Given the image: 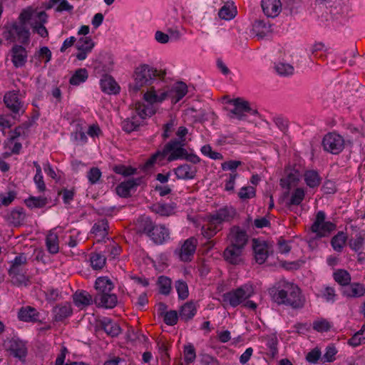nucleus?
Listing matches in <instances>:
<instances>
[{"label": "nucleus", "instance_id": "nucleus-1", "mask_svg": "<svg viewBox=\"0 0 365 365\" xmlns=\"http://www.w3.org/2000/svg\"><path fill=\"white\" fill-rule=\"evenodd\" d=\"M272 299L279 305L284 304L292 309H301L305 299L298 286L288 282H280L269 290Z\"/></svg>", "mask_w": 365, "mask_h": 365}, {"label": "nucleus", "instance_id": "nucleus-2", "mask_svg": "<svg viewBox=\"0 0 365 365\" xmlns=\"http://www.w3.org/2000/svg\"><path fill=\"white\" fill-rule=\"evenodd\" d=\"M184 140L173 139L166 143L162 151H157L146 161L145 167L150 168L157 162H161L167 157L169 162L182 159L187 154Z\"/></svg>", "mask_w": 365, "mask_h": 365}, {"label": "nucleus", "instance_id": "nucleus-3", "mask_svg": "<svg viewBox=\"0 0 365 365\" xmlns=\"http://www.w3.org/2000/svg\"><path fill=\"white\" fill-rule=\"evenodd\" d=\"M165 75V72L158 71L148 64H141L135 69L134 82L129 85V90L138 92L142 87L149 86L158 78H163Z\"/></svg>", "mask_w": 365, "mask_h": 365}, {"label": "nucleus", "instance_id": "nucleus-4", "mask_svg": "<svg viewBox=\"0 0 365 365\" xmlns=\"http://www.w3.org/2000/svg\"><path fill=\"white\" fill-rule=\"evenodd\" d=\"M27 21H23L19 16V21L6 24L4 27L3 37L8 41H18L26 44L29 41L30 31L26 26Z\"/></svg>", "mask_w": 365, "mask_h": 365}, {"label": "nucleus", "instance_id": "nucleus-5", "mask_svg": "<svg viewBox=\"0 0 365 365\" xmlns=\"http://www.w3.org/2000/svg\"><path fill=\"white\" fill-rule=\"evenodd\" d=\"M254 294L253 287L245 284L240 287L225 293L222 297V302L228 304L232 307H236L246 299L251 297Z\"/></svg>", "mask_w": 365, "mask_h": 365}, {"label": "nucleus", "instance_id": "nucleus-6", "mask_svg": "<svg viewBox=\"0 0 365 365\" xmlns=\"http://www.w3.org/2000/svg\"><path fill=\"white\" fill-rule=\"evenodd\" d=\"M229 103L233 105L234 108L230 110L228 113L230 118H237L238 120H244L246 117L245 113L251 115L257 114V110L252 109L250 106V103L247 101H244L240 98L228 100Z\"/></svg>", "mask_w": 365, "mask_h": 365}, {"label": "nucleus", "instance_id": "nucleus-7", "mask_svg": "<svg viewBox=\"0 0 365 365\" xmlns=\"http://www.w3.org/2000/svg\"><path fill=\"white\" fill-rule=\"evenodd\" d=\"M4 347L15 358L24 361L28 353L26 342L17 336L7 338L4 341Z\"/></svg>", "mask_w": 365, "mask_h": 365}, {"label": "nucleus", "instance_id": "nucleus-8", "mask_svg": "<svg viewBox=\"0 0 365 365\" xmlns=\"http://www.w3.org/2000/svg\"><path fill=\"white\" fill-rule=\"evenodd\" d=\"M326 215L324 211H319L316 215L314 222L311 226L312 232L319 237H326L336 229V225L329 221H325Z\"/></svg>", "mask_w": 365, "mask_h": 365}, {"label": "nucleus", "instance_id": "nucleus-9", "mask_svg": "<svg viewBox=\"0 0 365 365\" xmlns=\"http://www.w3.org/2000/svg\"><path fill=\"white\" fill-rule=\"evenodd\" d=\"M322 146L325 151L337 155L344 148V139L336 133H329L323 138Z\"/></svg>", "mask_w": 365, "mask_h": 365}, {"label": "nucleus", "instance_id": "nucleus-10", "mask_svg": "<svg viewBox=\"0 0 365 365\" xmlns=\"http://www.w3.org/2000/svg\"><path fill=\"white\" fill-rule=\"evenodd\" d=\"M252 248L256 262L259 264H263L272 252V245L259 238L252 240Z\"/></svg>", "mask_w": 365, "mask_h": 365}, {"label": "nucleus", "instance_id": "nucleus-11", "mask_svg": "<svg viewBox=\"0 0 365 365\" xmlns=\"http://www.w3.org/2000/svg\"><path fill=\"white\" fill-rule=\"evenodd\" d=\"M4 102L6 108L11 112L12 117L20 115L24 113V103L20 99L18 92L9 91L4 96Z\"/></svg>", "mask_w": 365, "mask_h": 365}, {"label": "nucleus", "instance_id": "nucleus-12", "mask_svg": "<svg viewBox=\"0 0 365 365\" xmlns=\"http://www.w3.org/2000/svg\"><path fill=\"white\" fill-rule=\"evenodd\" d=\"M197 246V240L194 237H189L182 242L179 250L175 251V254L182 262H190L195 253Z\"/></svg>", "mask_w": 365, "mask_h": 365}, {"label": "nucleus", "instance_id": "nucleus-13", "mask_svg": "<svg viewBox=\"0 0 365 365\" xmlns=\"http://www.w3.org/2000/svg\"><path fill=\"white\" fill-rule=\"evenodd\" d=\"M20 19L23 21H33V23L46 24L48 21L47 14L38 8L29 6L24 9L20 14Z\"/></svg>", "mask_w": 365, "mask_h": 365}, {"label": "nucleus", "instance_id": "nucleus-14", "mask_svg": "<svg viewBox=\"0 0 365 365\" xmlns=\"http://www.w3.org/2000/svg\"><path fill=\"white\" fill-rule=\"evenodd\" d=\"M228 238L230 245L242 249H245L248 241L247 232L239 226H233L230 229Z\"/></svg>", "mask_w": 365, "mask_h": 365}, {"label": "nucleus", "instance_id": "nucleus-15", "mask_svg": "<svg viewBox=\"0 0 365 365\" xmlns=\"http://www.w3.org/2000/svg\"><path fill=\"white\" fill-rule=\"evenodd\" d=\"M95 43L90 36H82L78 39L76 43V48L78 51L76 56L79 61H83L87 58L89 53L91 52Z\"/></svg>", "mask_w": 365, "mask_h": 365}, {"label": "nucleus", "instance_id": "nucleus-16", "mask_svg": "<svg viewBox=\"0 0 365 365\" xmlns=\"http://www.w3.org/2000/svg\"><path fill=\"white\" fill-rule=\"evenodd\" d=\"M51 314L54 322H61L72 315L73 308L70 302H64L54 306Z\"/></svg>", "mask_w": 365, "mask_h": 365}, {"label": "nucleus", "instance_id": "nucleus-17", "mask_svg": "<svg viewBox=\"0 0 365 365\" xmlns=\"http://www.w3.org/2000/svg\"><path fill=\"white\" fill-rule=\"evenodd\" d=\"M167 90L150 86L143 95V99L150 104L160 103L168 98Z\"/></svg>", "mask_w": 365, "mask_h": 365}, {"label": "nucleus", "instance_id": "nucleus-18", "mask_svg": "<svg viewBox=\"0 0 365 365\" xmlns=\"http://www.w3.org/2000/svg\"><path fill=\"white\" fill-rule=\"evenodd\" d=\"M141 182V178H131L123 181L116 187V192L120 197H128L130 196L131 191L135 190Z\"/></svg>", "mask_w": 365, "mask_h": 365}, {"label": "nucleus", "instance_id": "nucleus-19", "mask_svg": "<svg viewBox=\"0 0 365 365\" xmlns=\"http://www.w3.org/2000/svg\"><path fill=\"white\" fill-rule=\"evenodd\" d=\"M155 244L162 245L170 239V232L163 225H156L148 236Z\"/></svg>", "mask_w": 365, "mask_h": 365}, {"label": "nucleus", "instance_id": "nucleus-20", "mask_svg": "<svg viewBox=\"0 0 365 365\" xmlns=\"http://www.w3.org/2000/svg\"><path fill=\"white\" fill-rule=\"evenodd\" d=\"M244 249L229 245L223 252L225 260L231 264H239L242 262Z\"/></svg>", "mask_w": 365, "mask_h": 365}, {"label": "nucleus", "instance_id": "nucleus-21", "mask_svg": "<svg viewBox=\"0 0 365 365\" xmlns=\"http://www.w3.org/2000/svg\"><path fill=\"white\" fill-rule=\"evenodd\" d=\"M11 61L16 68L23 67L27 61V51L20 45H14L11 50Z\"/></svg>", "mask_w": 365, "mask_h": 365}, {"label": "nucleus", "instance_id": "nucleus-22", "mask_svg": "<svg viewBox=\"0 0 365 365\" xmlns=\"http://www.w3.org/2000/svg\"><path fill=\"white\" fill-rule=\"evenodd\" d=\"M167 91L168 93V98H170L172 103L175 104L187 94V86L182 81H178Z\"/></svg>", "mask_w": 365, "mask_h": 365}, {"label": "nucleus", "instance_id": "nucleus-23", "mask_svg": "<svg viewBox=\"0 0 365 365\" xmlns=\"http://www.w3.org/2000/svg\"><path fill=\"white\" fill-rule=\"evenodd\" d=\"M173 172L178 180H192L197 172V168L187 163L182 164L173 169Z\"/></svg>", "mask_w": 365, "mask_h": 365}, {"label": "nucleus", "instance_id": "nucleus-24", "mask_svg": "<svg viewBox=\"0 0 365 365\" xmlns=\"http://www.w3.org/2000/svg\"><path fill=\"white\" fill-rule=\"evenodd\" d=\"M272 31V25L268 20H256L252 24L251 34L258 38H263Z\"/></svg>", "mask_w": 365, "mask_h": 365}, {"label": "nucleus", "instance_id": "nucleus-25", "mask_svg": "<svg viewBox=\"0 0 365 365\" xmlns=\"http://www.w3.org/2000/svg\"><path fill=\"white\" fill-rule=\"evenodd\" d=\"M95 304L100 307L112 309L118 303V297L115 294L110 292L106 294H96L94 298Z\"/></svg>", "mask_w": 365, "mask_h": 365}, {"label": "nucleus", "instance_id": "nucleus-26", "mask_svg": "<svg viewBox=\"0 0 365 365\" xmlns=\"http://www.w3.org/2000/svg\"><path fill=\"white\" fill-rule=\"evenodd\" d=\"M261 6L263 12L268 17L277 16L282 9L280 0H262Z\"/></svg>", "mask_w": 365, "mask_h": 365}, {"label": "nucleus", "instance_id": "nucleus-27", "mask_svg": "<svg viewBox=\"0 0 365 365\" xmlns=\"http://www.w3.org/2000/svg\"><path fill=\"white\" fill-rule=\"evenodd\" d=\"M343 296L349 298H359L365 294V286L359 282H353L342 289Z\"/></svg>", "mask_w": 365, "mask_h": 365}, {"label": "nucleus", "instance_id": "nucleus-28", "mask_svg": "<svg viewBox=\"0 0 365 365\" xmlns=\"http://www.w3.org/2000/svg\"><path fill=\"white\" fill-rule=\"evenodd\" d=\"M108 229V222L106 219L99 220L93 225L91 232L98 242L103 241L107 237Z\"/></svg>", "mask_w": 365, "mask_h": 365}, {"label": "nucleus", "instance_id": "nucleus-29", "mask_svg": "<svg viewBox=\"0 0 365 365\" xmlns=\"http://www.w3.org/2000/svg\"><path fill=\"white\" fill-rule=\"evenodd\" d=\"M100 326L111 337L118 336L121 332L118 323L108 317H104L100 321Z\"/></svg>", "mask_w": 365, "mask_h": 365}, {"label": "nucleus", "instance_id": "nucleus-30", "mask_svg": "<svg viewBox=\"0 0 365 365\" xmlns=\"http://www.w3.org/2000/svg\"><path fill=\"white\" fill-rule=\"evenodd\" d=\"M101 88L103 92L108 94L119 93L120 87L114 78L109 75H104L100 81Z\"/></svg>", "mask_w": 365, "mask_h": 365}, {"label": "nucleus", "instance_id": "nucleus-31", "mask_svg": "<svg viewBox=\"0 0 365 365\" xmlns=\"http://www.w3.org/2000/svg\"><path fill=\"white\" fill-rule=\"evenodd\" d=\"M236 215V210L233 207H224L219 209L215 213L211 215L215 220L221 225L224 222L232 220Z\"/></svg>", "mask_w": 365, "mask_h": 365}, {"label": "nucleus", "instance_id": "nucleus-32", "mask_svg": "<svg viewBox=\"0 0 365 365\" xmlns=\"http://www.w3.org/2000/svg\"><path fill=\"white\" fill-rule=\"evenodd\" d=\"M18 318L26 322H36L38 320L39 312L32 307H24L19 309Z\"/></svg>", "mask_w": 365, "mask_h": 365}, {"label": "nucleus", "instance_id": "nucleus-33", "mask_svg": "<svg viewBox=\"0 0 365 365\" xmlns=\"http://www.w3.org/2000/svg\"><path fill=\"white\" fill-rule=\"evenodd\" d=\"M222 225L217 221L214 220L212 216H210L208 217L207 224L205 226H202L201 232L202 235L207 239H210L213 236H215L217 232L221 230Z\"/></svg>", "mask_w": 365, "mask_h": 365}, {"label": "nucleus", "instance_id": "nucleus-34", "mask_svg": "<svg viewBox=\"0 0 365 365\" xmlns=\"http://www.w3.org/2000/svg\"><path fill=\"white\" fill-rule=\"evenodd\" d=\"M73 300L78 307L89 306L94 302L92 296L85 290H77L73 295Z\"/></svg>", "mask_w": 365, "mask_h": 365}, {"label": "nucleus", "instance_id": "nucleus-35", "mask_svg": "<svg viewBox=\"0 0 365 365\" xmlns=\"http://www.w3.org/2000/svg\"><path fill=\"white\" fill-rule=\"evenodd\" d=\"M197 305L195 302L190 301L184 304L179 310V317L181 320L187 322L192 319L197 313Z\"/></svg>", "mask_w": 365, "mask_h": 365}, {"label": "nucleus", "instance_id": "nucleus-36", "mask_svg": "<svg viewBox=\"0 0 365 365\" xmlns=\"http://www.w3.org/2000/svg\"><path fill=\"white\" fill-rule=\"evenodd\" d=\"M176 207H177V205L174 202H170V203L158 202V203L153 204L150 207V209L153 212L158 214L161 216H170L174 213Z\"/></svg>", "mask_w": 365, "mask_h": 365}, {"label": "nucleus", "instance_id": "nucleus-37", "mask_svg": "<svg viewBox=\"0 0 365 365\" xmlns=\"http://www.w3.org/2000/svg\"><path fill=\"white\" fill-rule=\"evenodd\" d=\"M155 225H156L149 217L145 215L140 216L138 218L136 222L137 232L148 236L150 232L153 230Z\"/></svg>", "mask_w": 365, "mask_h": 365}, {"label": "nucleus", "instance_id": "nucleus-38", "mask_svg": "<svg viewBox=\"0 0 365 365\" xmlns=\"http://www.w3.org/2000/svg\"><path fill=\"white\" fill-rule=\"evenodd\" d=\"M322 178L319 173L314 170H306L304 173V180L310 188L318 187L322 182Z\"/></svg>", "mask_w": 365, "mask_h": 365}, {"label": "nucleus", "instance_id": "nucleus-39", "mask_svg": "<svg viewBox=\"0 0 365 365\" xmlns=\"http://www.w3.org/2000/svg\"><path fill=\"white\" fill-rule=\"evenodd\" d=\"M365 245V232H359L349 241V247L356 253L361 254Z\"/></svg>", "mask_w": 365, "mask_h": 365}, {"label": "nucleus", "instance_id": "nucleus-40", "mask_svg": "<svg viewBox=\"0 0 365 365\" xmlns=\"http://www.w3.org/2000/svg\"><path fill=\"white\" fill-rule=\"evenodd\" d=\"M95 288L97 294H106L110 292L114 285L111 280L106 277H98L95 282Z\"/></svg>", "mask_w": 365, "mask_h": 365}, {"label": "nucleus", "instance_id": "nucleus-41", "mask_svg": "<svg viewBox=\"0 0 365 365\" xmlns=\"http://www.w3.org/2000/svg\"><path fill=\"white\" fill-rule=\"evenodd\" d=\"M26 218V213L23 207H18L13 209L8 215V220L14 226L18 227L23 224Z\"/></svg>", "mask_w": 365, "mask_h": 365}, {"label": "nucleus", "instance_id": "nucleus-42", "mask_svg": "<svg viewBox=\"0 0 365 365\" xmlns=\"http://www.w3.org/2000/svg\"><path fill=\"white\" fill-rule=\"evenodd\" d=\"M347 240V235L343 231L339 232L331 240V245L334 251L341 252Z\"/></svg>", "mask_w": 365, "mask_h": 365}, {"label": "nucleus", "instance_id": "nucleus-43", "mask_svg": "<svg viewBox=\"0 0 365 365\" xmlns=\"http://www.w3.org/2000/svg\"><path fill=\"white\" fill-rule=\"evenodd\" d=\"M154 113L152 108L145 106L143 103H137L135 106V113L133 115H137L138 119L143 123V120L150 117Z\"/></svg>", "mask_w": 365, "mask_h": 365}, {"label": "nucleus", "instance_id": "nucleus-44", "mask_svg": "<svg viewBox=\"0 0 365 365\" xmlns=\"http://www.w3.org/2000/svg\"><path fill=\"white\" fill-rule=\"evenodd\" d=\"M46 245L48 251L53 255L58 252V237L53 231H50L46 238Z\"/></svg>", "mask_w": 365, "mask_h": 365}, {"label": "nucleus", "instance_id": "nucleus-45", "mask_svg": "<svg viewBox=\"0 0 365 365\" xmlns=\"http://www.w3.org/2000/svg\"><path fill=\"white\" fill-rule=\"evenodd\" d=\"M141 124L142 123L138 119L137 115H132L130 118H127L122 121L121 126L125 132L130 133L136 130Z\"/></svg>", "mask_w": 365, "mask_h": 365}, {"label": "nucleus", "instance_id": "nucleus-46", "mask_svg": "<svg viewBox=\"0 0 365 365\" xmlns=\"http://www.w3.org/2000/svg\"><path fill=\"white\" fill-rule=\"evenodd\" d=\"M88 78V71L86 68H78L71 77L69 83L73 86H79L81 83H84Z\"/></svg>", "mask_w": 365, "mask_h": 365}, {"label": "nucleus", "instance_id": "nucleus-47", "mask_svg": "<svg viewBox=\"0 0 365 365\" xmlns=\"http://www.w3.org/2000/svg\"><path fill=\"white\" fill-rule=\"evenodd\" d=\"M237 14V9L233 4H225L219 11L220 18L225 20H231Z\"/></svg>", "mask_w": 365, "mask_h": 365}, {"label": "nucleus", "instance_id": "nucleus-48", "mask_svg": "<svg viewBox=\"0 0 365 365\" xmlns=\"http://www.w3.org/2000/svg\"><path fill=\"white\" fill-rule=\"evenodd\" d=\"M24 202L26 205L31 208H42L45 207L48 202V200L45 197H29V198L26 199L24 200Z\"/></svg>", "mask_w": 365, "mask_h": 365}, {"label": "nucleus", "instance_id": "nucleus-49", "mask_svg": "<svg viewBox=\"0 0 365 365\" xmlns=\"http://www.w3.org/2000/svg\"><path fill=\"white\" fill-rule=\"evenodd\" d=\"M9 274L11 277V282L14 284L20 286L22 284H26L29 281L25 273L23 272V269L19 270H9Z\"/></svg>", "mask_w": 365, "mask_h": 365}, {"label": "nucleus", "instance_id": "nucleus-50", "mask_svg": "<svg viewBox=\"0 0 365 365\" xmlns=\"http://www.w3.org/2000/svg\"><path fill=\"white\" fill-rule=\"evenodd\" d=\"M90 262L93 269H101L106 264V258L101 253L94 252L91 255Z\"/></svg>", "mask_w": 365, "mask_h": 365}, {"label": "nucleus", "instance_id": "nucleus-51", "mask_svg": "<svg viewBox=\"0 0 365 365\" xmlns=\"http://www.w3.org/2000/svg\"><path fill=\"white\" fill-rule=\"evenodd\" d=\"M274 69L276 72L281 76H292L294 71L292 65L281 61L275 63Z\"/></svg>", "mask_w": 365, "mask_h": 365}, {"label": "nucleus", "instance_id": "nucleus-52", "mask_svg": "<svg viewBox=\"0 0 365 365\" xmlns=\"http://www.w3.org/2000/svg\"><path fill=\"white\" fill-rule=\"evenodd\" d=\"M334 280L342 285L344 287H346L351 283V275L344 269H338L334 273Z\"/></svg>", "mask_w": 365, "mask_h": 365}, {"label": "nucleus", "instance_id": "nucleus-53", "mask_svg": "<svg viewBox=\"0 0 365 365\" xmlns=\"http://www.w3.org/2000/svg\"><path fill=\"white\" fill-rule=\"evenodd\" d=\"M171 279L165 276H160L158 279L159 292L163 295H168L170 293L172 286Z\"/></svg>", "mask_w": 365, "mask_h": 365}, {"label": "nucleus", "instance_id": "nucleus-54", "mask_svg": "<svg viewBox=\"0 0 365 365\" xmlns=\"http://www.w3.org/2000/svg\"><path fill=\"white\" fill-rule=\"evenodd\" d=\"M365 341V324L356 331L349 340L348 344L354 347L359 346Z\"/></svg>", "mask_w": 365, "mask_h": 365}, {"label": "nucleus", "instance_id": "nucleus-55", "mask_svg": "<svg viewBox=\"0 0 365 365\" xmlns=\"http://www.w3.org/2000/svg\"><path fill=\"white\" fill-rule=\"evenodd\" d=\"M304 196L305 192L303 188L298 187L295 189L292 193L290 200L287 202V205H299L304 199Z\"/></svg>", "mask_w": 365, "mask_h": 365}, {"label": "nucleus", "instance_id": "nucleus-56", "mask_svg": "<svg viewBox=\"0 0 365 365\" xmlns=\"http://www.w3.org/2000/svg\"><path fill=\"white\" fill-rule=\"evenodd\" d=\"M175 288L177 291L180 299H185L189 296L188 286L187 283L182 280H177L175 283Z\"/></svg>", "mask_w": 365, "mask_h": 365}, {"label": "nucleus", "instance_id": "nucleus-57", "mask_svg": "<svg viewBox=\"0 0 365 365\" xmlns=\"http://www.w3.org/2000/svg\"><path fill=\"white\" fill-rule=\"evenodd\" d=\"M113 170L118 175L124 177L131 176L136 173L137 169L131 166H125L124 165H117L113 168Z\"/></svg>", "mask_w": 365, "mask_h": 365}, {"label": "nucleus", "instance_id": "nucleus-58", "mask_svg": "<svg viewBox=\"0 0 365 365\" xmlns=\"http://www.w3.org/2000/svg\"><path fill=\"white\" fill-rule=\"evenodd\" d=\"M58 194L62 197L63 203L66 205H68L74 199L76 195V190L74 188L68 189L63 187L58 192Z\"/></svg>", "mask_w": 365, "mask_h": 365}, {"label": "nucleus", "instance_id": "nucleus-59", "mask_svg": "<svg viewBox=\"0 0 365 365\" xmlns=\"http://www.w3.org/2000/svg\"><path fill=\"white\" fill-rule=\"evenodd\" d=\"M256 195V190L252 186H244L241 187L237 193L239 198L242 200L252 198Z\"/></svg>", "mask_w": 365, "mask_h": 365}, {"label": "nucleus", "instance_id": "nucleus-60", "mask_svg": "<svg viewBox=\"0 0 365 365\" xmlns=\"http://www.w3.org/2000/svg\"><path fill=\"white\" fill-rule=\"evenodd\" d=\"M196 358V353L194 346L188 344L184 346V359L187 364L194 362Z\"/></svg>", "mask_w": 365, "mask_h": 365}, {"label": "nucleus", "instance_id": "nucleus-61", "mask_svg": "<svg viewBox=\"0 0 365 365\" xmlns=\"http://www.w3.org/2000/svg\"><path fill=\"white\" fill-rule=\"evenodd\" d=\"M27 259L25 254L21 253L16 256L11 262V265L9 270L23 269L22 266L26 263Z\"/></svg>", "mask_w": 365, "mask_h": 365}, {"label": "nucleus", "instance_id": "nucleus-62", "mask_svg": "<svg viewBox=\"0 0 365 365\" xmlns=\"http://www.w3.org/2000/svg\"><path fill=\"white\" fill-rule=\"evenodd\" d=\"M242 162L240 160H231L222 163L221 164V168L224 171H231L230 173H237L236 170L239 166L242 165Z\"/></svg>", "mask_w": 365, "mask_h": 365}, {"label": "nucleus", "instance_id": "nucleus-63", "mask_svg": "<svg viewBox=\"0 0 365 365\" xmlns=\"http://www.w3.org/2000/svg\"><path fill=\"white\" fill-rule=\"evenodd\" d=\"M299 180L298 175L294 173H289L285 178L280 180V185L283 187L290 188L292 185L296 183Z\"/></svg>", "mask_w": 365, "mask_h": 365}, {"label": "nucleus", "instance_id": "nucleus-64", "mask_svg": "<svg viewBox=\"0 0 365 365\" xmlns=\"http://www.w3.org/2000/svg\"><path fill=\"white\" fill-rule=\"evenodd\" d=\"M312 327L314 330L319 332H324L329 331L331 329V325L327 319H321L314 321L313 322Z\"/></svg>", "mask_w": 365, "mask_h": 365}]
</instances>
